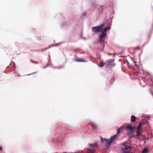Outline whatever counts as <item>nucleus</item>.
Listing matches in <instances>:
<instances>
[{
  "mask_svg": "<svg viewBox=\"0 0 153 153\" xmlns=\"http://www.w3.org/2000/svg\"><path fill=\"white\" fill-rule=\"evenodd\" d=\"M117 137V135L115 134L112 137H111L109 140L106 138H103L102 137L101 138L102 143H106L107 144H105L106 146L107 147H109L111 143Z\"/></svg>",
  "mask_w": 153,
  "mask_h": 153,
  "instance_id": "1",
  "label": "nucleus"
},
{
  "mask_svg": "<svg viewBox=\"0 0 153 153\" xmlns=\"http://www.w3.org/2000/svg\"><path fill=\"white\" fill-rule=\"evenodd\" d=\"M124 147L122 149L121 153H131V151L132 149V146L127 143L124 142L122 144Z\"/></svg>",
  "mask_w": 153,
  "mask_h": 153,
  "instance_id": "2",
  "label": "nucleus"
},
{
  "mask_svg": "<svg viewBox=\"0 0 153 153\" xmlns=\"http://www.w3.org/2000/svg\"><path fill=\"white\" fill-rule=\"evenodd\" d=\"M98 145V144L96 142L94 143L91 144H90L89 146L90 149H87V153H94L95 149L97 148Z\"/></svg>",
  "mask_w": 153,
  "mask_h": 153,
  "instance_id": "3",
  "label": "nucleus"
},
{
  "mask_svg": "<svg viewBox=\"0 0 153 153\" xmlns=\"http://www.w3.org/2000/svg\"><path fill=\"white\" fill-rule=\"evenodd\" d=\"M105 24L103 23L99 26L92 27V29L93 32L94 33L101 32V29L105 26Z\"/></svg>",
  "mask_w": 153,
  "mask_h": 153,
  "instance_id": "4",
  "label": "nucleus"
},
{
  "mask_svg": "<svg viewBox=\"0 0 153 153\" xmlns=\"http://www.w3.org/2000/svg\"><path fill=\"white\" fill-rule=\"evenodd\" d=\"M106 67L107 68H113L115 65L114 62V60L109 59L105 63Z\"/></svg>",
  "mask_w": 153,
  "mask_h": 153,
  "instance_id": "5",
  "label": "nucleus"
},
{
  "mask_svg": "<svg viewBox=\"0 0 153 153\" xmlns=\"http://www.w3.org/2000/svg\"><path fill=\"white\" fill-rule=\"evenodd\" d=\"M106 35V34L105 33H102L100 35L99 41L101 44L103 43L104 42L105 39V37Z\"/></svg>",
  "mask_w": 153,
  "mask_h": 153,
  "instance_id": "6",
  "label": "nucleus"
},
{
  "mask_svg": "<svg viewBox=\"0 0 153 153\" xmlns=\"http://www.w3.org/2000/svg\"><path fill=\"white\" fill-rule=\"evenodd\" d=\"M144 124V123H143L142 124V123L141 122L139 124L137 127L136 133H138V132H142V126Z\"/></svg>",
  "mask_w": 153,
  "mask_h": 153,
  "instance_id": "7",
  "label": "nucleus"
},
{
  "mask_svg": "<svg viewBox=\"0 0 153 153\" xmlns=\"http://www.w3.org/2000/svg\"><path fill=\"white\" fill-rule=\"evenodd\" d=\"M111 27V22H110L108 26L107 27L104 28L103 29H101V32L102 33H105V32H106L108 30H109Z\"/></svg>",
  "mask_w": 153,
  "mask_h": 153,
  "instance_id": "8",
  "label": "nucleus"
},
{
  "mask_svg": "<svg viewBox=\"0 0 153 153\" xmlns=\"http://www.w3.org/2000/svg\"><path fill=\"white\" fill-rule=\"evenodd\" d=\"M142 132H140L137 133V137L138 139H141L143 140L144 139V137L143 135H142L141 134Z\"/></svg>",
  "mask_w": 153,
  "mask_h": 153,
  "instance_id": "9",
  "label": "nucleus"
},
{
  "mask_svg": "<svg viewBox=\"0 0 153 153\" xmlns=\"http://www.w3.org/2000/svg\"><path fill=\"white\" fill-rule=\"evenodd\" d=\"M126 128L129 129L131 131H132L135 129V127L132 126L131 125H130L128 124L126 126Z\"/></svg>",
  "mask_w": 153,
  "mask_h": 153,
  "instance_id": "10",
  "label": "nucleus"
},
{
  "mask_svg": "<svg viewBox=\"0 0 153 153\" xmlns=\"http://www.w3.org/2000/svg\"><path fill=\"white\" fill-rule=\"evenodd\" d=\"M74 61L76 62H85V61L84 59L82 58H76Z\"/></svg>",
  "mask_w": 153,
  "mask_h": 153,
  "instance_id": "11",
  "label": "nucleus"
},
{
  "mask_svg": "<svg viewBox=\"0 0 153 153\" xmlns=\"http://www.w3.org/2000/svg\"><path fill=\"white\" fill-rule=\"evenodd\" d=\"M149 152V149L147 148H145L142 151V153H147Z\"/></svg>",
  "mask_w": 153,
  "mask_h": 153,
  "instance_id": "12",
  "label": "nucleus"
},
{
  "mask_svg": "<svg viewBox=\"0 0 153 153\" xmlns=\"http://www.w3.org/2000/svg\"><path fill=\"white\" fill-rule=\"evenodd\" d=\"M136 119L134 115L132 116L131 117V121L132 122H134Z\"/></svg>",
  "mask_w": 153,
  "mask_h": 153,
  "instance_id": "13",
  "label": "nucleus"
},
{
  "mask_svg": "<svg viewBox=\"0 0 153 153\" xmlns=\"http://www.w3.org/2000/svg\"><path fill=\"white\" fill-rule=\"evenodd\" d=\"M122 129H123V126H121V127H120L119 128H118V129H117V134H116L117 135V137H118L117 134L120 133L121 130H122Z\"/></svg>",
  "mask_w": 153,
  "mask_h": 153,
  "instance_id": "14",
  "label": "nucleus"
},
{
  "mask_svg": "<svg viewBox=\"0 0 153 153\" xmlns=\"http://www.w3.org/2000/svg\"><path fill=\"white\" fill-rule=\"evenodd\" d=\"M105 64V63H103V62H100V64L98 65V66L100 67H102Z\"/></svg>",
  "mask_w": 153,
  "mask_h": 153,
  "instance_id": "15",
  "label": "nucleus"
},
{
  "mask_svg": "<svg viewBox=\"0 0 153 153\" xmlns=\"http://www.w3.org/2000/svg\"><path fill=\"white\" fill-rule=\"evenodd\" d=\"M92 128L93 130H94L97 127V126L94 124H92Z\"/></svg>",
  "mask_w": 153,
  "mask_h": 153,
  "instance_id": "16",
  "label": "nucleus"
},
{
  "mask_svg": "<svg viewBox=\"0 0 153 153\" xmlns=\"http://www.w3.org/2000/svg\"><path fill=\"white\" fill-rule=\"evenodd\" d=\"M144 74L146 76H148L149 77H150V74L148 72L145 73H144Z\"/></svg>",
  "mask_w": 153,
  "mask_h": 153,
  "instance_id": "17",
  "label": "nucleus"
},
{
  "mask_svg": "<svg viewBox=\"0 0 153 153\" xmlns=\"http://www.w3.org/2000/svg\"><path fill=\"white\" fill-rule=\"evenodd\" d=\"M30 61H31V62H32L33 63H35V64H38V63H39V62H35V61H33V60L32 59L30 60Z\"/></svg>",
  "mask_w": 153,
  "mask_h": 153,
  "instance_id": "18",
  "label": "nucleus"
},
{
  "mask_svg": "<svg viewBox=\"0 0 153 153\" xmlns=\"http://www.w3.org/2000/svg\"><path fill=\"white\" fill-rule=\"evenodd\" d=\"M140 46H137V47H135L134 48V49L135 50H138L140 49Z\"/></svg>",
  "mask_w": 153,
  "mask_h": 153,
  "instance_id": "19",
  "label": "nucleus"
},
{
  "mask_svg": "<svg viewBox=\"0 0 153 153\" xmlns=\"http://www.w3.org/2000/svg\"><path fill=\"white\" fill-rule=\"evenodd\" d=\"M2 150V148L0 146V151H1Z\"/></svg>",
  "mask_w": 153,
  "mask_h": 153,
  "instance_id": "20",
  "label": "nucleus"
},
{
  "mask_svg": "<svg viewBox=\"0 0 153 153\" xmlns=\"http://www.w3.org/2000/svg\"><path fill=\"white\" fill-rule=\"evenodd\" d=\"M108 55H112V54H111V53H108Z\"/></svg>",
  "mask_w": 153,
  "mask_h": 153,
  "instance_id": "21",
  "label": "nucleus"
},
{
  "mask_svg": "<svg viewBox=\"0 0 153 153\" xmlns=\"http://www.w3.org/2000/svg\"><path fill=\"white\" fill-rule=\"evenodd\" d=\"M142 79L143 80H144V79H145V78H142Z\"/></svg>",
  "mask_w": 153,
  "mask_h": 153,
  "instance_id": "22",
  "label": "nucleus"
},
{
  "mask_svg": "<svg viewBox=\"0 0 153 153\" xmlns=\"http://www.w3.org/2000/svg\"><path fill=\"white\" fill-rule=\"evenodd\" d=\"M39 51L37 50H34V51Z\"/></svg>",
  "mask_w": 153,
  "mask_h": 153,
  "instance_id": "23",
  "label": "nucleus"
}]
</instances>
